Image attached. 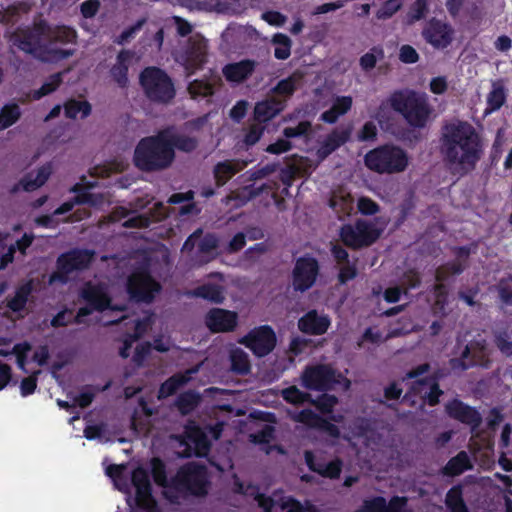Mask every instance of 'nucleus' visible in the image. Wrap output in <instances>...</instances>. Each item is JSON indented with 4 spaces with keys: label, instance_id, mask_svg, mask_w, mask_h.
<instances>
[{
    "label": "nucleus",
    "instance_id": "1",
    "mask_svg": "<svg viewBox=\"0 0 512 512\" xmlns=\"http://www.w3.org/2000/svg\"><path fill=\"white\" fill-rule=\"evenodd\" d=\"M441 150L451 168L466 173L480 159V139L471 124L452 120L442 128Z\"/></svg>",
    "mask_w": 512,
    "mask_h": 512
},
{
    "label": "nucleus",
    "instance_id": "2",
    "mask_svg": "<svg viewBox=\"0 0 512 512\" xmlns=\"http://www.w3.org/2000/svg\"><path fill=\"white\" fill-rule=\"evenodd\" d=\"M76 38V32L68 27H50L46 23L35 25L32 30L23 31L14 38V45L26 53H30L43 61H54L68 58L72 50L53 47L56 43H70Z\"/></svg>",
    "mask_w": 512,
    "mask_h": 512
},
{
    "label": "nucleus",
    "instance_id": "3",
    "mask_svg": "<svg viewBox=\"0 0 512 512\" xmlns=\"http://www.w3.org/2000/svg\"><path fill=\"white\" fill-rule=\"evenodd\" d=\"M154 481L163 487V495L171 503H179L186 494L204 495L207 493V472L203 466L189 463L182 467L170 483L167 482L164 464L152 460Z\"/></svg>",
    "mask_w": 512,
    "mask_h": 512
},
{
    "label": "nucleus",
    "instance_id": "4",
    "mask_svg": "<svg viewBox=\"0 0 512 512\" xmlns=\"http://www.w3.org/2000/svg\"><path fill=\"white\" fill-rule=\"evenodd\" d=\"M169 131H160L155 136L143 138L134 152L135 165L144 171H156L169 167L175 157L169 145Z\"/></svg>",
    "mask_w": 512,
    "mask_h": 512
},
{
    "label": "nucleus",
    "instance_id": "5",
    "mask_svg": "<svg viewBox=\"0 0 512 512\" xmlns=\"http://www.w3.org/2000/svg\"><path fill=\"white\" fill-rule=\"evenodd\" d=\"M234 486L237 493L253 498L264 512H315L313 505L306 504V506H303L293 498L283 496L280 493H275L273 497H265L259 492L258 487L250 484L244 485L236 477Z\"/></svg>",
    "mask_w": 512,
    "mask_h": 512
},
{
    "label": "nucleus",
    "instance_id": "6",
    "mask_svg": "<svg viewBox=\"0 0 512 512\" xmlns=\"http://www.w3.org/2000/svg\"><path fill=\"white\" fill-rule=\"evenodd\" d=\"M390 102L393 109L400 112L414 127L425 126L431 113L426 94L416 92L394 93Z\"/></svg>",
    "mask_w": 512,
    "mask_h": 512
},
{
    "label": "nucleus",
    "instance_id": "7",
    "mask_svg": "<svg viewBox=\"0 0 512 512\" xmlns=\"http://www.w3.org/2000/svg\"><path fill=\"white\" fill-rule=\"evenodd\" d=\"M365 164L378 173H400L408 166V156L404 150L386 145L368 152Z\"/></svg>",
    "mask_w": 512,
    "mask_h": 512
},
{
    "label": "nucleus",
    "instance_id": "8",
    "mask_svg": "<svg viewBox=\"0 0 512 512\" xmlns=\"http://www.w3.org/2000/svg\"><path fill=\"white\" fill-rule=\"evenodd\" d=\"M140 83L147 98L153 102L168 103L175 96L172 80L159 68L144 69L140 74Z\"/></svg>",
    "mask_w": 512,
    "mask_h": 512
},
{
    "label": "nucleus",
    "instance_id": "9",
    "mask_svg": "<svg viewBox=\"0 0 512 512\" xmlns=\"http://www.w3.org/2000/svg\"><path fill=\"white\" fill-rule=\"evenodd\" d=\"M221 431L222 424L209 427L207 431L196 426H189L186 429L185 438L180 442L183 450L177 453L182 457L205 456L209 451L210 437L218 439Z\"/></svg>",
    "mask_w": 512,
    "mask_h": 512
},
{
    "label": "nucleus",
    "instance_id": "10",
    "mask_svg": "<svg viewBox=\"0 0 512 512\" xmlns=\"http://www.w3.org/2000/svg\"><path fill=\"white\" fill-rule=\"evenodd\" d=\"M114 286L109 287L106 281L94 280L85 284L81 291V297L87 302L86 307L79 309L75 321L82 322V318L89 315L93 310L102 311L110 307L111 295Z\"/></svg>",
    "mask_w": 512,
    "mask_h": 512
},
{
    "label": "nucleus",
    "instance_id": "11",
    "mask_svg": "<svg viewBox=\"0 0 512 512\" xmlns=\"http://www.w3.org/2000/svg\"><path fill=\"white\" fill-rule=\"evenodd\" d=\"M302 385L311 390H327L335 384L348 389L350 381L336 372L329 365H314L307 367L301 376Z\"/></svg>",
    "mask_w": 512,
    "mask_h": 512
},
{
    "label": "nucleus",
    "instance_id": "12",
    "mask_svg": "<svg viewBox=\"0 0 512 512\" xmlns=\"http://www.w3.org/2000/svg\"><path fill=\"white\" fill-rule=\"evenodd\" d=\"M96 185V182L89 181L87 176H82L80 182L76 183L70 191L76 193L72 201L63 203L54 211L55 215L65 214L71 211L75 204H87L91 207L101 208L108 203L104 195L92 193L90 189Z\"/></svg>",
    "mask_w": 512,
    "mask_h": 512
},
{
    "label": "nucleus",
    "instance_id": "13",
    "mask_svg": "<svg viewBox=\"0 0 512 512\" xmlns=\"http://www.w3.org/2000/svg\"><path fill=\"white\" fill-rule=\"evenodd\" d=\"M340 237L345 245L360 248L372 244L379 237V232L372 223L359 220L354 225H344Z\"/></svg>",
    "mask_w": 512,
    "mask_h": 512
},
{
    "label": "nucleus",
    "instance_id": "14",
    "mask_svg": "<svg viewBox=\"0 0 512 512\" xmlns=\"http://www.w3.org/2000/svg\"><path fill=\"white\" fill-rule=\"evenodd\" d=\"M239 343L249 348L255 356L264 357L274 349L276 335L271 327L264 325L251 330Z\"/></svg>",
    "mask_w": 512,
    "mask_h": 512
},
{
    "label": "nucleus",
    "instance_id": "15",
    "mask_svg": "<svg viewBox=\"0 0 512 512\" xmlns=\"http://www.w3.org/2000/svg\"><path fill=\"white\" fill-rule=\"evenodd\" d=\"M93 255L94 253L89 250H73L62 254L57 261L59 272L52 274L49 282L51 284L57 281L66 282L64 274L86 268L91 262Z\"/></svg>",
    "mask_w": 512,
    "mask_h": 512
},
{
    "label": "nucleus",
    "instance_id": "16",
    "mask_svg": "<svg viewBox=\"0 0 512 512\" xmlns=\"http://www.w3.org/2000/svg\"><path fill=\"white\" fill-rule=\"evenodd\" d=\"M428 368V364L418 366L416 369L407 373L406 378H404L403 381L406 379H415L412 383L413 393L415 395H419L423 400H427L430 405H435L438 403L439 396L442 394L435 378L419 379L421 375L428 371Z\"/></svg>",
    "mask_w": 512,
    "mask_h": 512
},
{
    "label": "nucleus",
    "instance_id": "17",
    "mask_svg": "<svg viewBox=\"0 0 512 512\" xmlns=\"http://www.w3.org/2000/svg\"><path fill=\"white\" fill-rule=\"evenodd\" d=\"M159 291L160 284L145 272H136L127 281V292L137 301L150 302Z\"/></svg>",
    "mask_w": 512,
    "mask_h": 512
},
{
    "label": "nucleus",
    "instance_id": "18",
    "mask_svg": "<svg viewBox=\"0 0 512 512\" xmlns=\"http://www.w3.org/2000/svg\"><path fill=\"white\" fill-rule=\"evenodd\" d=\"M132 483L135 488V504L146 512H159L151 494V482L147 471L143 468L135 469L132 474Z\"/></svg>",
    "mask_w": 512,
    "mask_h": 512
},
{
    "label": "nucleus",
    "instance_id": "19",
    "mask_svg": "<svg viewBox=\"0 0 512 512\" xmlns=\"http://www.w3.org/2000/svg\"><path fill=\"white\" fill-rule=\"evenodd\" d=\"M207 43L199 34L191 36L183 52L178 56V61L189 73L199 69L206 60Z\"/></svg>",
    "mask_w": 512,
    "mask_h": 512
},
{
    "label": "nucleus",
    "instance_id": "20",
    "mask_svg": "<svg viewBox=\"0 0 512 512\" xmlns=\"http://www.w3.org/2000/svg\"><path fill=\"white\" fill-rule=\"evenodd\" d=\"M319 272L318 262L312 257H302L296 261L293 269V287L304 292L311 288Z\"/></svg>",
    "mask_w": 512,
    "mask_h": 512
},
{
    "label": "nucleus",
    "instance_id": "21",
    "mask_svg": "<svg viewBox=\"0 0 512 512\" xmlns=\"http://www.w3.org/2000/svg\"><path fill=\"white\" fill-rule=\"evenodd\" d=\"M198 243V252L203 256L201 263L208 262L216 256V249L219 246L218 238L214 234L203 235L202 229L194 231L185 241L182 251L190 252Z\"/></svg>",
    "mask_w": 512,
    "mask_h": 512
},
{
    "label": "nucleus",
    "instance_id": "22",
    "mask_svg": "<svg viewBox=\"0 0 512 512\" xmlns=\"http://www.w3.org/2000/svg\"><path fill=\"white\" fill-rule=\"evenodd\" d=\"M288 415L295 422L302 423L308 427L324 430L332 437L339 436V430L335 425L324 420L311 409H303L301 411L289 410Z\"/></svg>",
    "mask_w": 512,
    "mask_h": 512
},
{
    "label": "nucleus",
    "instance_id": "23",
    "mask_svg": "<svg viewBox=\"0 0 512 512\" xmlns=\"http://www.w3.org/2000/svg\"><path fill=\"white\" fill-rule=\"evenodd\" d=\"M206 325L213 332L232 331L237 325V314L232 311L214 308L206 316Z\"/></svg>",
    "mask_w": 512,
    "mask_h": 512
},
{
    "label": "nucleus",
    "instance_id": "24",
    "mask_svg": "<svg viewBox=\"0 0 512 512\" xmlns=\"http://www.w3.org/2000/svg\"><path fill=\"white\" fill-rule=\"evenodd\" d=\"M427 42L437 48H444L452 41V28L441 21H431L423 31Z\"/></svg>",
    "mask_w": 512,
    "mask_h": 512
},
{
    "label": "nucleus",
    "instance_id": "25",
    "mask_svg": "<svg viewBox=\"0 0 512 512\" xmlns=\"http://www.w3.org/2000/svg\"><path fill=\"white\" fill-rule=\"evenodd\" d=\"M350 137V129L338 127L321 142L317 156L320 161L324 160L333 151L347 142Z\"/></svg>",
    "mask_w": 512,
    "mask_h": 512
},
{
    "label": "nucleus",
    "instance_id": "26",
    "mask_svg": "<svg viewBox=\"0 0 512 512\" xmlns=\"http://www.w3.org/2000/svg\"><path fill=\"white\" fill-rule=\"evenodd\" d=\"M487 352L484 341H477L467 345L462 353V360L453 361V365L460 363L462 369L472 365H486Z\"/></svg>",
    "mask_w": 512,
    "mask_h": 512
},
{
    "label": "nucleus",
    "instance_id": "27",
    "mask_svg": "<svg viewBox=\"0 0 512 512\" xmlns=\"http://www.w3.org/2000/svg\"><path fill=\"white\" fill-rule=\"evenodd\" d=\"M446 411L451 417L473 427L478 426L481 421V418L476 410L467 405H464L458 400H453L452 402L448 403L446 405Z\"/></svg>",
    "mask_w": 512,
    "mask_h": 512
},
{
    "label": "nucleus",
    "instance_id": "28",
    "mask_svg": "<svg viewBox=\"0 0 512 512\" xmlns=\"http://www.w3.org/2000/svg\"><path fill=\"white\" fill-rule=\"evenodd\" d=\"M134 55L132 51L122 50L117 55L116 63L110 70L114 81L122 88L126 87L128 84V69L133 61Z\"/></svg>",
    "mask_w": 512,
    "mask_h": 512
},
{
    "label": "nucleus",
    "instance_id": "29",
    "mask_svg": "<svg viewBox=\"0 0 512 512\" xmlns=\"http://www.w3.org/2000/svg\"><path fill=\"white\" fill-rule=\"evenodd\" d=\"M329 325V319L325 315H319L316 311L308 312L298 323L301 331L311 334H323Z\"/></svg>",
    "mask_w": 512,
    "mask_h": 512
},
{
    "label": "nucleus",
    "instance_id": "30",
    "mask_svg": "<svg viewBox=\"0 0 512 512\" xmlns=\"http://www.w3.org/2000/svg\"><path fill=\"white\" fill-rule=\"evenodd\" d=\"M304 457L308 467L312 471L320 474L321 476L336 478L339 476L341 472V462L339 460H334L329 463H323L317 461L315 455L311 451H305Z\"/></svg>",
    "mask_w": 512,
    "mask_h": 512
},
{
    "label": "nucleus",
    "instance_id": "31",
    "mask_svg": "<svg viewBox=\"0 0 512 512\" xmlns=\"http://www.w3.org/2000/svg\"><path fill=\"white\" fill-rule=\"evenodd\" d=\"M53 168L51 163H47L41 166L37 172L29 173L26 177H24L20 183L14 187V191H18L20 187H22L25 191H34L44 185L50 175L52 174Z\"/></svg>",
    "mask_w": 512,
    "mask_h": 512
},
{
    "label": "nucleus",
    "instance_id": "32",
    "mask_svg": "<svg viewBox=\"0 0 512 512\" xmlns=\"http://www.w3.org/2000/svg\"><path fill=\"white\" fill-rule=\"evenodd\" d=\"M329 206L338 215L339 219H343L351 215L354 210V200L349 192L344 189H339L332 193Z\"/></svg>",
    "mask_w": 512,
    "mask_h": 512
},
{
    "label": "nucleus",
    "instance_id": "33",
    "mask_svg": "<svg viewBox=\"0 0 512 512\" xmlns=\"http://www.w3.org/2000/svg\"><path fill=\"white\" fill-rule=\"evenodd\" d=\"M246 164L245 161L241 160H226L216 164L213 172L217 185L223 186L236 173L244 169Z\"/></svg>",
    "mask_w": 512,
    "mask_h": 512
},
{
    "label": "nucleus",
    "instance_id": "34",
    "mask_svg": "<svg viewBox=\"0 0 512 512\" xmlns=\"http://www.w3.org/2000/svg\"><path fill=\"white\" fill-rule=\"evenodd\" d=\"M255 69V62L243 60L237 63H231L223 68V74L230 82H242L248 78Z\"/></svg>",
    "mask_w": 512,
    "mask_h": 512
},
{
    "label": "nucleus",
    "instance_id": "35",
    "mask_svg": "<svg viewBox=\"0 0 512 512\" xmlns=\"http://www.w3.org/2000/svg\"><path fill=\"white\" fill-rule=\"evenodd\" d=\"M284 109V102L274 97L258 102L254 108L255 118L259 122H266Z\"/></svg>",
    "mask_w": 512,
    "mask_h": 512
},
{
    "label": "nucleus",
    "instance_id": "36",
    "mask_svg": "<svg viewBox=\"0 0 512 512\" xmlns=\"http://www.w3.org/2000/svg\"><path fill=\"white\" fill-rule=\"evenodd\" d=\"M352 103L351 96H338L332 107L321 114L320 119L326 123L333 124L339 117L345 115L351 109Z\"/></svg>",
    "mask_w": 512,
    "mask_h": 512
},
{
    "label": "nucleus",
    "instance_id": "37",
    "mask_svg": "<svg viewBox=\"0 0 512 512\" xmlns=\"http://www.w3.org/2000/svg\"><path fill=\"white\" fill-rule=\"evenodd\" d=\"M198 369L199 368L197 366L192 369H188L184 374H175L174 376L169 378L166 382H164L161 385L159 389L158 398H166L172 395L180 386L187 383L191 379L192 374L198 372Z\"/></svg>",
    "mask_w": 512,
    "mask_h": 512
},
{
    "label": "nucleus",
    "instance_id": "38",
    "mask_svg": "<svg viewBox=\"0 0 512 512\" xmlns=\"http://www.w3.org/2000/svg\"><path fill=\"white\" fill-rule=\"evenodd\" d=\"M231 368L238 374H247L250 372L251 364L249 355L241 348L234 347L230 350Z\"/></svg>",
    "mask_w": 512,
    "mask_h": 512
},
{
    "label": "nucleus",
    "instance_id": "39",
    "mask_svg": "<svg viewBox=\"0 0 512 512\" xmlns=\"http://www.w3.org/2000/svg\"><path fill=\"white\" fill-rule=\"evenodd\" d=\"M152 321V316H145L142 320H133L135 326V332L133 335L127 337L124 341V347L120 350V355L123 358H127L129 356V349L132 346V343L138 339L142 334H144L147 328L150 326Z\"/></svg>",
    "mask_w": 512,
    "mask_h": 512
},
{
    "label": "nucleus",
    "instance_id": "40",
    "mask_svg": "<svg viewBox=\"0 0 512 512\" xmlns=\"http://www.w3.org/2000/svg\"><path fill=\"white\" fill-rule=\"evenodd\" d=\"M21 109L16 103L5 104L0 109V130H5L14 125L21 117Z\"/></svg>",
    "mask_w": 512,
    "mask_h": 512
},
{
    "label": "nucleus",
    "instance_id": "41",
    "mask_svg": "<svg viewBox=\"0 0 512 512\" xmlns=\"http://www.w3.org/2000/svg\"><path fill=\"white\" fill-rule=\"evenodd\" d=\"M472 464L468 454L461 451L452 458L444 468L445 474L455 476L463 473L465 470L471 469Z\"/></svg>",
    "mask_w": 512,
    "mask_h": 512
},
{
    "label": "nucleus",
    "instance_id": "42",
    "mask_svg": "<svg viewBox=\"0 0 512 512\" xmlns=\"http://www.w3.org/2000/svg\"><path fill=\"white\" fill-rule=\"evenodd\" d=\"M65 115L68 118H85L91 113V105L84 100H69L64 105Z\"/></svg>",
    "mask_w": 512,
    "mask_h": 512
},
{
    "label": "nucleus",
    "instance_id": "43",
    "mask_svg": "<svg viewBox=\"0 0 512 512\" xmlns=\"http://www.w3.org/2000/svg\"><path fill=\"white\" fill-rule=\"evenodd\" d=\"M164 131H169V140L168 143L171 145L173 150L175 148L184 151V152H190L194 150L197 147V141L196 139L192 137H188L185 135H180L174 132L173 129H165Z\"/></svg>",
    "mask_w": 512,
    "mask_h": 512
},
{
    "label": "nucleus",
    "instance_id": "44",
    "mask_svg": "<svg viewBox=\"0 0 512 512\" xmlns=\"http://www.w3.org/2000/svg\"><path fill=\"white\" fill-rule=\"evenodd\" d=\"M31 291H32L31 282L25 283L24 285L19 287L17 289L14 297L8 301L9 308L14 312H19V311L23 310Z\"/></svg>",
    "mask_w": 512,
    "mask_h": 512
},
{
    "label": "nucleus",
    "instance_id": "45",
    "mask_svg": "<svg viewBox=\"0 0 512 512\" xmlns=\"http://www.w3.org/2000/svg\"><path fill=\"white\" fill-rule=\"evenodd\" d=\"M192 295L215 303H221L224 300L223 289L217 285H203L195 289Z\"/></svg>",
    "mask_w": 512,
    "mask_h": 512
},
{
    "label": "nucleus",
    "instance_id": "46",
    "mask_svg": "<svg viewBox=\"0 0 512 512\" xmlns=\"http://www.w3.org/2000/svg\"><path fill=\"white\" fill-rule=\"evenodd\" d=\"M272 43L274 45V56L277 59L285 60L291 54V40L285 34H275Z\"/></svg>",
    "mask_w": 512,
    "mask_h": 512
},
{
    "label": "nucleus",
    "instance_id": "47",
    "mask_svg": "<svg viewBox=\"0 0 512 512\" xmlns=\"http://www.w3.org/2000/svg\"><path fill=\"white\" fill-rule=\"evenodd\" d=\"M445 502L451 512H468L459 487H453L448 491Z\"/></svg>",
    "mask_w": 512,
    "mask_h": 512
},
{
    "label": "nucleus",
    "instance_id": "48",
    "mask_svg": "<svg viewBox=\"0 0 512 512\" xmlns=\"http://www.w3.org/2000/svg\"><path fill=\"white\" fill-rule=\"evenodd\" d=\"M62 83V75L61 73L54 74L50 76L46 82L37 90H34L31 93V97L34 100H39L42 97L54 92Z\"/></svg>",
    "mask_w": 512,
    "mask_h": 512
},
{
    "label": "nucleus",
    "instance_id": "49",
    "mask_svg": "<svg viewBox=\"0 0 512 512\" xmlns=\"http://www.w3.org/2000/svg\"><path fill=\"white\" fill-rule=\"evenodd\" d=\"M192 199H193V192L188 191L186 193L173 194L170 197L169 202L177 204V203H182V202L188 201L189 202L188 204H186L180 208L179 213L181 215L198 214L199 209L196 207V205L194 203L190 202Z\"/></svg>",
    "mask_w": 512,
    "mask_h": 512
},
{
    "label": "nucleus",
    "instance_id": "50",
    "mask_svg": "<svg viewBox=\"0 0 512 512\" xmlns=\"http://www.w3.org/2000/svg\"><path fill=\"white\" fill-rule=\"evenodd\" d=\"M215 83V79L211 82L195 80L189 84L188 90L192 98L207 97L213 94V86Z\"/></svg>",
    "mask_w": 512,
    "mask_h": 512
},
{
    "label": "nucleus",
    "instance_id": "51",
    "mask_svg": "<svg viewBox=\"0 0 512 512\" xmlns=\"http://www.w3.org/2000/svg\"><path fill=\"white\" fill-rule=\"evenodd\" d=\"M127 164L123 161H114L103 165H98L90 170L93 177H108L112 172H120L126 168Z\"/></svg>",
    "mask_w": 512,
    "mask_h": 512
},
{
    "label": "nucleus",
    "instance_id": "52",
    "mask_svg": "<svg viewBox=\"0 0 512 512\" xmlns=\"http://www.w3.org/2000/svg\"><path fill=\"white\" fill-rule=\"evenodd\" d=\"M505 102V92L501 86H494L487 96L486 112L498 110Z\"/></svg>",
    "mask_w": 512,
    "mask_h": 512
},
{
    "label": "nucleus",
    "instance_id": "53",
    "mask_svg": "<svg viewBox=\"0 0 512 512\" xmlns=\"http://www.w3.org/2000/svg\"><path fill=\"white\" fill-rule=\"evenodd\" d=\"M281 396L287 402L298 405L310 400V395L308 393L302 392L296 386H291L281 391Z\"/></svg>",
    "mask_w": 512,
    "mask_h": 512
},
{
    "label": "nucleus",
    "instance_id": "54",
    "mask_svg": "<svg viewBox=\"0 0 512 512\" xmlns=\"http://www.w3.org/2000/svg\"><path fill=\"white\" fill-rule=\"evenodd\" d=\"M198 402H199V397L196 394H194L192 392H187V393L182 394L178 398L177 406H178L179 410L181 411V413L187 414L191 410H193L194 407H196Z\"/></svg>",
    "mask_w": 512,
    "mask_h": 512
},
{
    "label": "nucleus",
    "instance_id": "55",
    "mask_svg": "<svg viewBox=\"0 0 512 512\" xmlns=\"http://www.w3.org/2000/svg\"><path fill=\"white\" fill-rule=\"evenodd\" d=\"M299 78L296 76H291L286 79L281 80L277 86L273 89V91L282 96H290L295 91Z\"/></svg>",
    "mask_w": 512,
    "mask_h": 512
},
{
    "label": "nucleus",
    "instance_id": "56",
    "mask_svg": "<svg viewBox=\"0 0 512 512\" xmlns=\"http://www.w3.org/2000/svg\"><path fill=\"white\" fill-rule=\"evenodd\" d=\"M402 6V0H387L377 11L378 19L392 17Z\"/></svg>",
    "mask_w": 512,
    "mask_h": 512
},
{
    "label": "nucleus",
    "instance_id": "57",
    "mask_svg": "<svg viewBox=\"0 0 512 512\" xmlns=\"http://www.w3.org/2000/svg\"><path fill=\"white\" fill-rule=\"evenodd\" d=\"M427 11V1L417 0L411 7L408 13V22L413 23L422 19Z\"/></svg>",
    "mask_w": 512,
    "mask_h": 512
},
{
    "label": "nucleus",
    "instance_id": "58",
    "mask_svg": "<svg viewBox=\"0 0 512 512\" xmlns=\"http://www.w3.org/2000/svg\"><path fill=\"white\" fill-rule=\"evenodd\" d=\"M463 269L464 267L459 261L448 264L437 269L436 279L441 282L447 278L448 274H459Z\"/></svg>",
    "mask_w": 512,
    "mask_h": 512
},
{
    "label": "nucleus",
    "instance_id": "59",
    "mask_svg": "<svg viewBox=\"0 0 512 512\" xmlns=\"http://www.w3.org/2000/svg\"><path fill=\"white\" fill-rule=\"evenodd\" d=\"M246 244V236L244 233H237L229 243L223 247L222 251L225 253H236L241 250Z\"/></svg>",
    "mask_w": 512,
    "mask_h": 512
},
{
    "label": "nucleus",
    "instance_id": "60",
    "mask_svg": "<svg viewBox=\"0 0 512 512\" xmlns=\"http://www.w3.org/2000/svg\"><path fill=\"white\" fill-rule=\"evenodd\" d=\"M125 467L123 465H111L107 467L106 474L113 479L115 486L119 490H123L125 483H122V473Z\"/></svg>",
    "mask_w": 512,
    "mask_h": 512
},
{
    "label": "nucleus",
    "instance_id": "61",
    "mask_svg": "<svg viewBox=\"0 0 512 512\" xmlns=\"http://www.w3.org/2000/svg\"><path fill=\"white\" fill-rule=\"evenodd\" d=\"M336 403L337 398L335 396L323 395L315 402V405L322 413H330Z\"/></svg>",
    "mask_w": 512,
    "mask_h": 512
},
{
    "label": "nucleus",
    "instance_id": "62",
    "mask_svg": "<svg viewBox=\"0 0 512 512\" xmlns=\"http://www.w3.org/2000/svg\"><path fill=\"white\" fill-rule=\"evenodd\" d=\"M358 209L362 214L373 215L378 212V205L367 197L358 200Z\"/></svg>",
    "mask_w": 512,
    "mask_h": 512
},
{
    "label": "nucleus",
    "instance_id": "63",
    "mask_svg": "<svg viewBox=\"0 0 512 512\" xmlns=\"http://www.w3.org/2000/svg\"><path fill=\"white\" fill-rule=\"evenodd\" d=\"M496 344L503 354L512 356V340L506 333L497 336Z\"/></svg>",
    "mask_w": 512,
    "mask_h": 512
},
{
    "label": "nucleus",
    "instance_id": "64",
    "mask_svg": "<svg viewBox=\"0 0 512 512\" xmlns=\"http://www.w3.org/2000/svg\"><path fill=\"white\" fill-rule=\"evenodd\" d=\"M499 294L501 299L506 303L512 300V278L502 280L499 283Z\"/></svg>",
    "mask_w": 512,
    "mask_h": 512
}]
</instances>
